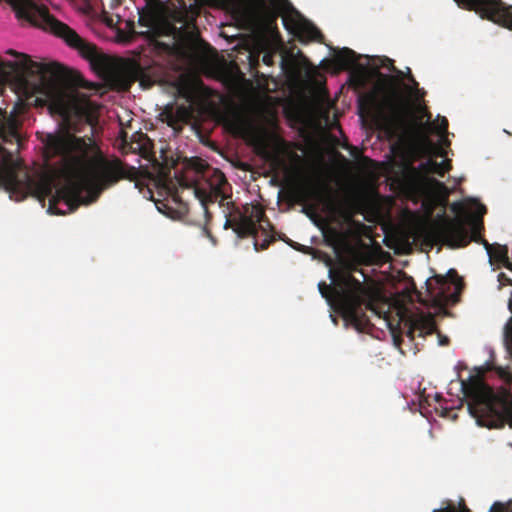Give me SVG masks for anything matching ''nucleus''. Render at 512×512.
<instances>
[{"label": "nucleus", "mask_w": 512, "mask_h": 512, "mask_svg": "<svg viewBox=\"0 0 512 512\" xmlns=\"http://www.w3.org/2000/svg\"><path fill=\"white\" fill-rule=\"evenodd\" d=\"M409 82L412 83V85L414 86V88H417L418 87V82L415 80V78L413 77V75L411 74V70L408 69V76H407Z\"/></svg>", "instance_id": "nucleus-31"}, {"label": "nucleus", "mask_w": 512, "mask_h": 512, "mask_svg": "<svg viewBox=\"0 0 512 512\" xmlns=\"http://www.w3.org/2000/svg\"><path fill=\"white\" fill-rule=\"evenodd\" d=\"M402 320L408 326L407 335L411 340L414 339L416 332H418V336L424 337L433 334L436 330L434 316L431 313H424L420 310L404 313Z\"/></svg>", "instance_id": "nucleus-15"}, {"label": "nucleus", "mask_w": 512, "mask_h": 512, "mask_svg": "<svg viewBox=\"0 0 512 512\" xmlns=\"http://www.w3.org/2000/svg\"><path fill=\"white\" fill-rule=\"evenodd\" d=\"M490 512H505V506L501 502H495L492 505Z\"/></svg>", "instance_id": "nucleus-29"}, {"label": "nucleus", "mask_w": 512, "mask_h": 512, "mask_svg": "<svg viewBox=\"0 0 512 512\" xmlns=\"http://www.w3.org/2000/svg\"><path fill=\"white\" fill-rule=\"evenodd\" d=\"M232 227L240 238L252 236L256 251L265 250L275 240L269 232L273 226L265 215L264 209L256 204L245 207L243 213L238 212L232 218L227 219L225 228Z\"/></svg>", "instance_id": "nucleus-8"}, {"label": "nucleus", "mask_w": 512, "mask_h": 512, "mask_svg": "<svg viewBox=\"0 0 512 512\" xmlns=\"http://www.w3.org/2000/svg\"><path fill=\"white\" fill-rule=\"evenodd\" d=\"M381 78H383L384 80H387V81H392L393 79L389 76H386V75H383V74H380Z\"/></svg>", "instance_id": "nucleus-37"}, {"label": "nucleus", "mask_w": 512, "mask_h": 512, "mask_svg": "<svg viewBox=\"0 0 512 512\" xmlns=\"http://www.w3.org/2000/svg\"><path fill=\"white\" fill-rule=\"evenodd\" d=\"M358 109L361 116L375 111L390 137L396 136L405 127L404 105L394 88L385 92L381 99L377 90L362 95L358 100Z\"/></svg>", "instance_id": "nucleus-6"}, {"label": "nucleus", "mask_w": 512, "mask_h": 512, "mask_svg": "<svg viewBox=\"0 0 512 512\" xmlns=\"http://www.w3.org/2000/svg\"><path fill=\"white\" fill-rule=\"evenodd\" d=\"M384 67H387L390 71H393V72H397L399 74H402L401 71L397 70L396 67L394 66L393 64V60L389 59V58H385L383 64H382Z\"/></svg>", "instance_id": "nucleus-28"}, {"label": "nucleus", "mask_w": 512, "mask_h": 512, "mask_svg": "<svg viewBox=\"0 0 512 512\" xmlns=\"http://www.w3.org/2000/svg\"><path fill=\"white\" fill-rule=\"evenodd\" d=\"M274 53L272 52H266L264 53L263 57H262V61L264 64L268 65V66H272L274 64Z\"/></svg>", "instance_id": "nucleus-25"}, {"label": "nucleus", "mask_w": 512, "mask_h": 512, "mask_svg": "<svg viewBox=\"0 0 512 512\" xmlns=\"http://www.w3.org/2000/svg\"><path fill=\"white\" fill-rule=\"evenodd\" d=\"M346 218H347V220H351V219H352V214H351V213H348V215H347V217H346Z\"/></svg>", "instance_id": "nucleus-39"}, {"label": "nucleus", "mask_w": 512, "mask_h": 512, "mask_svg": "<svg viewBox=\"0 0 512 512\" xmlns=\"http://www.w3.org/2000/svg\"><path fill=\"white\" fill-rule=\"evenodd\" d=\"M409 82L412 83V85L414 86V88H417L418 87V82L415 80V78L413 77V75L411 74V70L408 69V76H407Z\"/></svg>", "instance_id": "nucleus-32"}, {"label": "nucleus", "mask_w": 512, "mask_h": 512, "mask_svg": "<svg viewBox=\"0 0 512 512\" xmlns=\"http://www.w3.org/2000/svg\"><path fill=\"white\" fill-rule=\"evenodd\" d=\"M5 129L4 127L0 128V136L4 139V141H7V137L4 135Z\"/></svg>", "instance_id": "nucleus-36"}, {"label": "nucleus", "mask_w": 512, "mask_h": 512, "mask_svg": "<svg viewBox=\"0 0 512 512\" xmlns=\"http://www.w3.org/2000/svg\"><path fill=\"white\" fill-rule=\"evenodd\" d=\"M452 168L451 160L445 159L442 162L436 161V166L432 168V174H437L441 177L445 175Z\"/></svg>", "instance_id": "nucleus-21"}, {"label": "nucleus", "mask_w": 512, "mask_h": 512, "mask_svg": "<svg viewBox=\"0 0 512 512\" xmlns=\"http://www.w3.org/2000/svg\"><path fill=\"white\" fill-rule=\"evenodd\" d=\"M177 2H178V5H179L180 9H183V10L187 9V5L185 3V0H177Z\"/></svg>", "instance_id": "nucleus-35"}, {"label": "nucleus", "mask_w": 512, "mask_h": 512, "mask_svg": "<svg viewBox=\"0 0 512 512\" xmlns=\"http://www.w3.org/2000/svg\"><path fill=\"white\" fill-rule=\"evenodd\" d=\"M408 133L412 138V147L416 155L419 158L427 157V160L420 163L418 167L411 168L410 175L408 176L409 185L413 189L425 185L439 190H445L446 186L444 183L428 176L432 174L433 166H436V160L432 158V155L437 154L442 157L445 156V151L441 147L436 146L427 137L418 123H415Z\"/></svg>", "instance_id": "nucleus-7"}, {"label": "nucleus", "mask_w": 512, "mask_h": 512, "mask_svg": "<svg viewBox=\"0 0 512 512\" xmlns=\"http://www.w3.org/2000/svg\"><path fill=\"white\" fill-rule=\"evenodd\" d=\"M7 54L22 58L19 62H4L0 58V71L5 67L20 69L28 77L35 78L31 83L32 93L36 95V104L47 106L52 114H57L69 124L72 118L93 124L96 120L97 106L88 95L80 92L77 87L65 79L61 65L57 63H40L33 61L28 55L13 49Z\"/></svg>", "instance_id": "nucleus-2"}, {"label": "nucleus", "mask_w": 512, "mask_h": 512, "mask_svg": "<svg viewBox=\"0 0 512 512\" xmlns=\"http://www.w3.org/2000/svg\"><path fill=\"white\" fill-rule=\"evenodd\" d=\"M486 211V207L479 204L475 214H469L466 217H442L433 225V234L452 249L466 247L471 241L482 243L484 240L481 237L484 230L483 215Z\"/></svg>", "instance_id": "nucleus-4"}, {"label": "nucleus", "mask_w": 512, "mask_h": 512, "mask_svg": "<svg viewBox=\"0 0 512 512\" xmlns=\"http://www.w3.org/2000/svg\"><path fill=\"white\" fill-rule=\"evenodd\" d=\"M46 150L50 157L61 156L66 163L69 177L67 183L54 194V182L49 176L36 180L27 171L20 170V164L0 144V187L5 188L19 199L34 195L40 202L49 199L48 212L61 214L57 203L64 200L70 210L80 205H89L98 200L102 192L121 179H134L137 170L125 166L121 160H107L103 157L89 158L90 144L68 131L47 136Z\"/></svg>", "instance_id": "nucleus-1"}, {"label": "nucleus", "mask_w": 512, "mask_h": 512, "mask_svg": "<svg viewBox=\"0 0 512 512\" xmlns=\"http://www.w3.org/2000/svg\"><path fill=\"white\" fill-rule=\"evenodd\" d=\"M451 209L454 212L459 213L463 209V206L460 203H453L452 206H451Z\"/></svg>", "instance_id": "nucleus-33"}, {"label": "nucleus", "mask_w": 512, "mask_h": 512, "mask_svg": "<svg viewBox=\"0 0 512 512\" xmlns=\"http://www.w3.org/2000/svg\"><path fill=\"white\" fill-rule=\"evenodd\" d=\"M294 35L301 41L307 42L311 40H321L323 38L320 30L312 23L301 20L294 23L293 26Z\"/></svg>", "instance_id": "nucleus-16"}, {"label": "nucleus", "mask_w": 512, "mask_h": 512, "mask_svg": "<svg viewBox=\"0 0 512 512\" xmlns=\"http://www.w3.org/2000/svg\"><path fill=\"white\" fill-rule=\"evenodd\" d=\"M13 10L15 11L16 17L22 20H27L31 17L34 9L38 7L33 0H6Z\"/></svg>", "instance_id": "nucleus-19"}, {"label": "nucleus", "mask_w": 512, "mask_h": 512, "mask_svg": "<svg viewBox=\"0 0 512 512\" xmlns=\"http://www.w3.org/2000/svg\"><path fill=\"white\" fill-rule=\"evenodd\" d=\"M490 260H494L496 263L501 264L508 270H512V263L508 257V247L500 244H490L487 240H482Z\"/></svg>", "instance_id": "nucleus-17"}, {"label": "nucleus", "mask_w": 512, "mask_h": 512, "mask_svg": "<svg viewBox=\"0 0 512 512\" xmlns=\"http://www.w3.org/2000/svg\"><path fill=\"white\" fill-rule=\"evenodd\" d=\"M457 273L450 270L447 276L435 275L429 278L426 285V298L419 297V302L427 307H442L446 305L455 295L449 294L452 284L455 283Z\"/></svg>", "instance_id": "nucleus-13"}, {"label": "nucleus", "mask_w": 512, "mask_h": 512, "mask_svg": "<svg viewBox=\"0 0 512 512\" xmlns=\"http://www.w3.org/2000/svg\"><path fill=\"white\" fill-rule=\"evenodd\" d=\"M168 190H169V193H170V195H171V197H172V200H173L175 203L180 202V197H179V195H178V191H177V189H176L175 187H174L173 189H171V188L169 187V188H168Z\"/></svg>", "instance_id": "nucleus-30"}, {"label": "nucleus", "mask_w": 512, "mask_h": 512, "mask_svg": "<svg viewBox=\"0 0 512 512\" xmlns=\"http://www.w3.org/2000/svg\"><path fill=\"white\" fill-rule=\"evenodd\" d=\"M459 7L475 11L483 19L512 30V6L502 0H455Z\"/></svg>", "instance_id": "nucleus-11"}, {"label": "nucleus", "mask_w": 512, "mask_h": 512, "mask_svg": "<svg viewBox=\"0 0 512 512\" xmlns=\"http://www.w3.org/2000/svg\"><path fill=\"white\" fill-rule=\"evenodd\" d=\"M11 136H12V137H16V131L12 130V131H11Z\"/></svg>", "instance_id": "nucleus-40"}, {"label": "nucleus", "mask_w": 512, "mask_h": 512, "mask_svg": "<svg viewBox=\"0 0 512 512\" xmlns=\"http://www.w3.org/2000/svg\"><path fill=\"white\" fill-rule=\"evenodd\" d=\"M227 185L228 182L225 175L220 170L215 169L209 178L205 175L202 180L196 181L190 187L195 197L199 200L206 216L208 204L216 201L222 203L227 198L225 191Z\"/></svg>", "instance_id": "nucleus-12"}, {"label": "nucleus", "mask_w": 512, "mask_h": 512, "mask_svg": "<svg viewBox=\"0 0 512 512\" xmlns=\"http://www.w3.org/2000/svg\"><path fill=\"white\" fill-rule=\"evenodd\" d=\"M325 238L329 241L330 238L336 242L339 239V233L336 229L331 228L329 231L325 234Z\"/></svg>", "instance_id": "nucleus-26"}, {"label": "nucleus", "mask_w": 512, "mask_h": 512, "mask_svg": "<svg viewBox=\"0 0 512 512\" xmlns=\"http://www.w3.org/2000/svg\"><path fill=\"white\" fill-rule=\"evenodd\" d=\"M330 192L331 187L320 178H317L313 183L299 187L294 193V198L296 203L303 205V212L311 215L315 206L311 205L310 202L322 201Z\"/></svg>", "instance_id": "nucleus-14"}, {"label": "nucleus", "mask_w": 512, "mask_h": 512, "mask_svg": "<svg viewBox=\"0 0 512 512\" xmlns=\"http://www.w3.org/2000/svg\"><path fill=\"white\" fill-rule=\"evenodd\" d=\"M138 25L144 30L136 32L134 23H131L132 32L149 40H155L163 35H168L174 27L165 17L162 3L151 0L147 1L142 8H138Z\"/></svg>", "instance_id": "nucleus-10"}, {"label": "nucleus", "mask_w": 512, "mask_h": 512, "mask_svg": "<svg viewBox=\"0 0 512 512\" xmlns=\"http://www.w3.org/2000/svg\"><path fill=\"white\" fill-rule=\"evenodd\" d=\"M26 21L35 27L50 31L57 37L62 38L68 46L76 49L83 58L91 63L96 64L101 61L102 57L98 53L96 46L85 41L75 30L56 19L50 14L46 6L38 5L32 12L31 17H28Z\"/></svg>", "instance_id": "nucleus-9"}, {"label": "nucleus", "mask_w": 512, "mask_h": 512, "mask_svg": "<svg viewBox=\"0 0 512 512\" xmlns=\"http://www.w3.org/2000/svg\"><path fill=\"white\" fill-rule=\"evenodd\" d=\"M384 67H387L390 71H393V72H397L399 74H402L401 71L397 70L396 67L394 66L393 64V60L389 59V58H385L383 64H382Z\"/></svg>", "instance_id": "nucleus-27"}, {"label": "nucleus", "mask_w": 512, "mask_h": 512, "mask_svg": "<svg viewBox=\"0 0 512 512\" xmlns=\"http://www.w3.org/2000/svg\"><path fill=\"white\" fill-rule=\"evenodd\" d=\"M435 399H436V401H440L442 399V397L439 394H436Z\"/></svg>", "instance_id": "nucleus-38"}, {"label": "nucleus", "mask_w": 512, "mask_h": 512, "mask_svg": "<svg viewBox=\"0 0 512 512\" xmlns=\"http://www.w3.org/2000/svg\"><path fill=\"white\" fill-rule=\"evenodd\" d=\"M474 405L470 406L471 413L481 426L496 427L497 422H507L512 428V401L499 396L484 382L477 380L466 389Z\"/></svg>", "instance_id": "nucleus-5"}, {"label": "nucleus", "mask_w": 512, "mask_h": 512, "mask_svg": "<svg viewBox=\"0 0 512 512\" xmlns=\"http://www.w3.org/2000/svg\"><path fill=\"white\" fill-rule=\"evenodd\" d=\"M329 275L335 287L325 282L318 284V289L323 298L341 314L348 324L357 331L364 332L371 326L370 320L362 311L358 291L361 290V282L350 273H336L330 270Z\"/></svg>", "instance_id": "nucleus-3"}, {"label": "nucleus", "mask_w": 512, "mask_h": 512, "mask_svg": "<svg viewBox=\"0 0 512 512\" xmlns=\"http://www.w3.org/2000/svg\"><path fill=\"white\" fill-rule=\"evenodd\" d=\"M433 512H470V510L465 505L460 510H458L455 507V505L448 504L446 507L438 509V510H434Z\"/></svg>", "instance_id": "nucleus-22"}, {"label": "nucleus", "mask_w": 512, "mask_h": 512, "mask_svg": "<svg viewBox=\"0 0 512 512\" xmlns=\"http://www.w3.org/2000/svg\"><path fill=\"white\" fill-rule=\"evenodd\" d=\"M438 133L444 135L448 131V120L445 117L439 118Z\"/></svg>", "instance_id": "nucleus-24"}, {"label": "nucleus", "mask_w": 512, "mask_h": 512, "mask_svg": "<svg viewBox=\"0 0 512 512\" xmlns=\"http://www.w3.org/2000/svg\"><path fill=\"white\" fill-rule=\"evenodd\" d=\"M440 345H447L449 343V338L447 336H439Z\"/></svg>", "instance_id": "nucleus-34"}, {"label": "nucleus", "mask_w": 512, "mask_h": 512, "mask_svg": "<svg viewBox=\"0 0 512 512\" xmlns=\"http://www.w3.org/2000/svg\"><path fill=\"white\" fill-rule=\"evenodd\" d=\"M126 74L130 82L139 81L140 85L147 88V74L145 68L138 62L132 61L126 66Z\"/></svg>", "instance_id": "nucleus-20"}, {"label": "nucleus", "mask_w": 512, "mask_h": 512, "mask_svg": "<svg viewBox=\"0 0 512 512\" xmlns=\"http://www.w3.org/2000/svg\"><path fill=\"white\" fill-rule=\"evenodd\" d=\"M357 60L358 56L356 52L350 48L344 47L335 53L332 62L335 68L340 71L352 68Z\"/></svg>", "instance_id": "nucleus-18"}, {"label": "nucleus", "mask_w": 512, "mask_h": 512, "mask_svg": "<svg viewBox=\"0 0 512 512\" xmlns=\"http://www.w3.org/2000/svg\"><path fill=\"white\" fill-rule=\"evenodd\" d=\"M230 126L237 132H242L245 130V124L244 122L239 119V118H235L233 120H231L230 122Z\"/></svg>", "instance_id": "nucleus-23"}]
</instances>
